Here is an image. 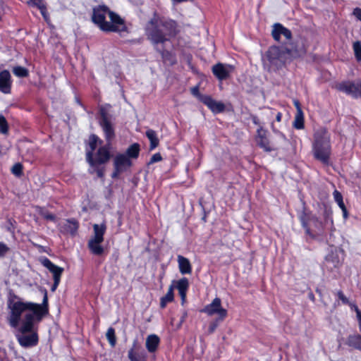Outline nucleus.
Wrapping results in <instances>:
<instances>
[{"instance_id": "ea45409f", "label": "nucleus", "mask_w": 361, "mask_h": 361, "mask_svg": "<svg viewBox=\"0 0 361 361\" xmlns=\"http://www.w3.org/2000/svg\"><path fill=\"white\" fill-rule=\"evenodd\" d=\"M9 130L8 123L6 118L0 114V133L6 135Z\"/></svg>"}, {"instance_id": "f8f14e48", "label": "nucleus", "mask_w": 361, "mask_h": 361, "mask_svg": "<svg viewBox=\"0 0 361 361\" xmlns=\"http://www.w3.org/2000/svg\"><path fill=\"white\" fill-rule=\"evenodd\" d=\"M334 88L339 92L351 95L354 98L361 97V82L355 84L352 81L345 80L336 83Z\"/></svg>"}, {"instance_id": "e433bc0d", "label": "nucleus", "mask_w": 361, "mask_h": 361, "mask_svg": "<svg viewBox=\"0 0 361 361\" xmlns=\"http://www.w3.org/2000/svg\"><path fill=\"white\" fill-rule=\"evenodd\" d=\"M106 337L111 346L114 347L116 343V336L115 329L113 327H109L108 329L106 334Z\"/></svg>"}, {"instance_id": "ddd939ff", "label": "nucleus", "mask_w": 361, "mask_h": 361, "mask_svg": "<svg viewBox=\"0 0 361 361\" xmlns=\"http://www.w3.org/2000/svg\"><path fill=\"white\" fill-rule=\"evenodd\" d=\"M255 141L264 152H271L277 149V147H275L269 140L268 130L264 129L262 126H259L257 130Z\"/></svg>"}, {"instance_id": "0eeeda50", "label": "nucleus", "mask_w": 361, "mask_h": 361, "mask_svg": "<svg viewBox=\"0 0 361 361\" xmlns=\"http://www.w3.org/2000/svg\"><path fill=\"white\" fill-rule=\"evenodd\" d=\"M106 230L105 223L93 225L94 235L87 242V247L93 255L101 256L104 254V248L102 245V243L104 241Z\"/></svg>"}, {"instance_id": "680f3d73", "label": "nucleus", "mask_w": 361, "mask_h": 361, "mask_svg": "<svg viewBox=\"0 0 361 361\" xmlns=\"http://www.w3.org/2000/svg\"><path fill=\"white\" fill-rule=\"evenodd\" d=\"M282 113L281 112H278L276 116V121L277 122H281V119H282Z\"/></svg>"}, {"instance_id": "338daca9", "label": "nucleus", "mask_w": 361, "mask_h": 361, "mask_svg": "<svg viewBox=\"0 0 361 361\" xmlns=\"http://www.w3.org/2000/svg\"><path fill=\"white\" fill-rule=\"evenodd\" d=\"M1 20V17L0 16V20Z\"/></svg>"}, {"instance_id": "20e7f679", "label": "nucleus", "mask_w": 361, "mask_h": 361, "mask_svg": "<svg viewBox=\"0 0 361 361\" xmlns=\"http://www.w3.org/2000/svg\"><path fill=\"white\" fill-rule=\"evenodd\" d=\"M331 135L326 128H320L314 131L312 142V153L315 160L324 166L331 164Z\"/></svg>"}, {"instance_id": "f03ea898", "label": "nucleus", "mask_w": 361, "mask_h": 361, "mask_svg": "<svg viewBox=\"0 0 361 361\" xmlns=\"http://www.w3.org/2000/svg\"><path fill=\"white\" fill-rule=\"evenodd\" d=\"M145 31L147 39L154 47H157L176 38L180 33V26L176 20L154 11L146 23Z\"/></svg>"}, {"instance_id": "49530a36", "label": "nucleus", "mask_w": 361, "mask_h": 361, "mask_svg": "<svg viewBox=\"0 0 361 361\" xmlns=\"http://www.w3.org/2000/svg\"><path fill=\"white\" fill-rule=\"evenodd\" d=\"M39 10L43 18L44 19V20L48 21V20L49 19V15L47 11V6H39Z\"/></svg>"}, {"instance_id": "a18cd8bd", "label": "nucleus", "mask_w": 361, "mask_h": 361, "mask_svg": "<svg viewBox=\"0 0 361 361\" xmlns=\"http://www.w3.org/2000/svg\"><path fill=\"white\" fill-rule=\"evenodd\" d=\"M219 322H221V321L219 319V317H218L214 321L212 322L209 324V328H208V333L209 334H213L215 331V330L216 329V328L219 325Z\"/></svg>"}, {"instance_id": "4d7b16f0", "label": "nucleus", "mask_w": 361, "mask_h": 361, "mask_svg": "<svg viewBox=\"0 0 361 361\" xmlns=\"http://www.w3.org/2000/svg\"><path fill=\"white\" fill-rule=\"evenodd\" d=\"M32 6H35L39 9V6H46V4L44 3L43 0H38L33 3Z\"/></svg>"}, {"instance_id": "39448f33", "label": "nucleus", "mask_w": 361, "mask_h": 361, "mask_svg": "<svg viewBox=\"0 0 361 361\" xmlns=\"http://www.w3.org/2000/svg\"><path fill=\"white\" fill-rule=\"evenodd\" d=\"M111 144L106 143L104 146L99 147L96 152H86L85 159L90 168L88 171L90 174L96 173L98 178L104 179L106 166L105 165L111 158Z\"/></svg>"}, {"instance_id": "bf43d9fd", "label": "nucleus", "mask_w": 361, "mask_h": 361, "mask_svg": "<svg viewBox=\"0 0 361 361\" xmlns=\"http://www.w3.org/2000/svg\"><path fill=\"white\" fill-rule=\"evenodd\" d=\"M112 258L114 259L115 262H117V260L119 258V252L118 251H116L112 254Z\"/></svg>"}, {"instance_id": "a878e982", "label": "nucleus", "mask_w": 361, "mask_h": 361, "mask_svg": "<svg viewBox=\"0 0 361 361\" xmlns=\"http://www.w3.org/2000/svg\"><path fill=\"white\" fill-rule=\"evenodd\" d=\"M140 152V145L139 143L135 142L130 145L126 150L124 155L126 156L130 160L137 159L139 157Z\"/></svg>"}, {"instance_id": "cd10ccee", "label": "nucleus", "mask_w": 361, "mask_h": 361, "mask_svg": "<svg viewBox=\"0 0 361 361\" xmlns=\"http://www.w3.org/2000/svg\"><path fill=\"white\" fill-rule=\"evenodd\" d=\"M174 286L172 284L169 286L166 294L160 298V307L164 309L167 304L174 300L173 293Z\"/></svg>"}, {"instance_id": "2eb2a0df", "label": "nucleus", "mask_w": 361, "mask_h": 361, "mask_svg": "<svg viewBox=\"0 0 361 361\" xmlns=\"http://www.w3.org/2000/svg\"><path fill=\"white\" fill-rule=\"evenodd\" d=\"M234 68L231 65L217 63L212 68L214 75L220 81L226 80L230 78L231 73Z\"/></svg>"}, {"instance_id": "4be33fe9", "label": "nucleus", "mask_w": 361, "mask_h": 361, "mask_svg": "<svg viewBox=\"0 0 361 361\" xmlns=\"http://www.w3.org/2000/svg\"><path fill=\"white\" fill-rule=\"evenodd\" d=\"M202 104L214 114L223 113L226 109V106L223 102L216 101L210 95L207 96Z\"/></svg>"}, {"instance_id": "9b49d317", "label": "nucleus", "mask_w": 361, "mask_h": 361, "mask_svg": "<svg viewBox=\"0 0 361 361\" xmlns=\"http://www.w3.org/2000/svg\"><path fill=\"white\" fill-rule=\"evenodd\" d=\"M201 312L209 316L216 314L220 321H224L228 315L227 310L221 306V300L219 298H215L210 304L204 306Z\"/></svg>"}, {"instance_id": "c756f323", "label": "nucleus", "mask_w": 361, "mask_h": 361, "mask_svg": "<svg viewBox=\"0 0 361 361\" xmlns=\"http://www.w3.org/2000/svg\"><path fill=\"white\" fill-rule=\"evenodd\" d=\"M145 135L150 142L149 150H153L159 146V140L155 130L149 129L146 131Z\"/></svg>"}, {"instance_id": "bb28decb", "label": "nucleus", "mask_w": 361, "mask_h": 361, "mask_svg": "<svg viewBox=\"0 0 361 361\" xmlns=\"http://www.w3.org/2000/svg\"><path fill=\"white\" fill-rule=\"evenodd\" d=\"M334 198L335 202L338 204V207L341 208L343 212V216L345 219L348 217V212L347 208L343 202V195L342 194L337 190H335L333 192Z\"/></svg>"}, {"instance_id": "423d86ee", "label": "nucleus", "mask_w": 361, "mask_h": 361, "mask_svg": "<svg viewBox=\"0 0 361 361\" xmlns=\"http://www.w3.org/2000/svg\"><path fill=\"white\" fill-rule=\"evenodd\" d=\"M287 54L285 48L278 46H271L265 53L264 66L269 72H276L285 66Z\"/></svg>"}, {"instance_id": "7c9ffc66", "label": "nucleus", "mask_w": 361, "mask_h": 361, "mask_svg": "<svg viewBox=\"0 0 361 361\" xmlns=\"http://www.w3.org/2000/svg\"><path fill=\"white\" fill-rule=\"evenodd\" d=\"M35 209L37 213L47 221L52 222L56 221V216L52 213H50L45 207L41 206H36Z\"/></svg>"}, {"instance_id": "9d476101", "label": "nucleus", "mask_w": 361, "mask_h": 361, "mask_svg": "<svg viewBox=\"0 0 361 361\" xmlns=\"http://www.w3.org/2000/svg\"><path fill=\"white\" fill-rule=\"evenodd\" d=\"M133 165V161L130 160L123 153L117 154L113 161L114 171L111 173V178H118L122 173L126 172Z\"/></svg>"}, {"instance_id": "473e14b6", "label": "nucleus", "mask_w": 361, "mask_h": 361, "mask_svg": "<svg viewBox=\"0 0 361 361\" xmlns=\"http://www.w3.org/2000/svg\"><path fill=\"white\" fill-rule=\"evenodd\" d=\"M293 126L297 130H302L305 128L304 113H296Z\"/></svg>"}, {"instance_id": "0e129e2a", "label": "nucleus", "mask_w": 361, "mask_h": 361, "mask_svg": "<svg viewBox=\"0 0 361 361\" xmlns=\"http://www.w3.org/2000/svg\"><path fill=\"white\" fill-rule=\"evenodd\" d=\"M316 292L319 294H321V291L318 288L316 290Z\"/></svg>"}, {"instance_id": "7ed1b4c3", "label": "nucleus", "mask_w": 361, "mask_h": 361, "mask_svg": "<svg viewBox=\"0 0 361 361\" xmlns=\"http://www.w3.org/2000/svg\"><path fill=\"white\" fill-rule=\"evenodd\" d=\"M92 21L104 32H128L125 20L105 4L93 8Z\"/></svg>"}, {"instance_id": "a211bd4d", "label": "nucleus", "mask_w": 361, "mask_h": 361, "mask_svg": "<svg viewBox=\"0 0 361 361\" xmlns=\"http://www.w3.org/2000/svg\"><path fill=\"white\" fill-rule=\"evenodd\" d=\"M128 357L130 361H146V353L142 350V347L137 340L133 341L132 347L128 350Z\"/></svg>"}, {"instance_id": "c9c22d12", "label": "nucleus", "mask_w": 361, "mask_h": 361, "mask_svg": "<svg viewBox=\"0 0 361 361\" xmlns=\"http://www.w3.org/2000/svg\"><path fill=\"white\" fill-rule=\"evenodd\" d=\"M323 218L326 224L330 222L331 224H334L333 220V211L331 208L326 204H324Z\"/></svg>"}, {"instance_id": "37998d69", "label": "nucleus", "mask_w": 361, "mask_h": 361, "mask_svg": "<svg viewBox=\"0 0 361 361\" xmlns=\"http://www.w3.org/2000/svg\"><path fill=\"white\" fill-rule=\"evenodd\" d=\"M336 295L338 297V300H341L343 305L349 304L350 301L348 298L345 295V294L341 290H338L336 293Z\"/></svg>"}, {"instance_id": "4c0bfd02", "label": "nucleus", "mask_w": 361, "mask_h": 361, "mask_svg": "<svg viewBox=\"0 0 361 361\" xmlns=\"http://www.w3.org/2000/svg\"><path fill=\"white\" fill-rule=\"evenodd\" d=\"M190 92L202 103H203V101H204L208 96L207 94H203L200 92V87L198 85L191 87Z\"/></svg>"}, {"instance_id": "69168bd1", "label": "nucleus", "mask_w": 361, "mask_h": 361, "mask_svg": "<svg viewBox=\"0 0 361 361\" xmlns=\"http://www.w3.org/2000/svg\"><path fill=\"white\" fill-rule=\"evenodd\" d=\"M202 219L204 220V221H206V216H204Z\"/></svg>"}, {"instance_id": "603ef678", "label": "nucleus", "mask_w": 361, "mask_h": 361, "mask_svg": "<svg viewBox=\"0 0 361 361\" xmlns=\"http://www.w3.org/2000/svg\"><path fill=\"white\" fill-rule=\"evenodd\" d=\"M353 13L359 20H361V8H360L357 7V8H354Z\"/></svg>"}, {"instance_id": "2f4dec72", "label": "nucleus", "mask_w": 361, "mask_h": 361, "mask_svg": "<svg viewBox=\"0 0 361 361\" xmlns=\"http://www.w3.org/2000/svg\"><path fill=\"white\" fill-rule=\"evenodd\" d=\"M103 142L102 140L95 134H92L89 137L88 147L89 149H87L86 152L93 153L97 149V145H101Z\"/></svg>"}, {"instance_id": "5701e85b", "label": "nucleus", "mask_w": 361, "mask_h": 361, "mask_svg": "<svg viewBox=\"0 0 361 361\" xmlns=\"http://www.w3.org/2000/svg\"><path fill=\"white\" fill-rule=\"evenodd\" d=\"M154 47L156 51L161 55L162 61L164 64L168 66H173L176 64L177 59L174 53L164 48L160 49L156 47Z\"/></svg>"}, {"instance_id": "dca6fc26", "label": "nucleus", "mask_w": 361, "mask_h": 361, "mask_svg": "<svg viewBox=\"0 0 361 361\" xmlns=\"http://www.w3.org/2000/svg\"><path fill=\"white\" fill-rule=\"evenodd\" d=\"M312 213L310 209L304 207L301 213L300 214L298 219L302 228L305 230V234L312 239H316L317 235L312 231L310 222L312 216Z\"/></svg>"}, {"instance_id": "79ce46f5", "label": "nucleus", "mask_w": 361, "mask_h": 361, "mask_svg": "<svg viewBox=\"0 0 361 361\" xmlns=\"http://www.w3.org/2000/svg\"><path fill=\"white\" fill-rule=\"evenodd\" d=\"M11 171L15 176L20 177L23 174V164L20 163L15 164L11 169Z\"/></svg>"}, {"instance_id": "de8ad7c7", "label": "nucleus", "mask_w": 361, "mask_h": 361, "mask_svg": "<svg viewBox=\"0 0 361 361\" xmlns=\"http://www.w3.org/2000/svg\"><path fill=\"white\" fill-rule=\"evenodd\" d=\"M162 160V157L159 152L155 153L150 158L149 161L148 162V164H152L157 162H159Z\"/></svg>"}, {"instance_id": "864d4df0", "label": "nucleus", "mask_w": 361, "mask_h": 361, "mask_svg": "<svg viewBox=\"0 0 361 361\" xmlns=\"http://www.w3.org/2000/svg\"><path fill=\"white\" fill-rule=\"evenodd\" d=\"M293 104H294L295 107L296 108V110H297L296 113H299L300 111L303 112L302 110V108H301V104L298 99H295L293 101Z\"/></svg>"}, {"instance_id": "5fc2aeb1", "label": "nucleus", "mask_w": 361, "mask_h": 361, "mask_svg": "<svg viewBox=\"0 0 361 361\" xmlns=\"http://www.w3.org/2000/svg\"><path fill=\"white\" fill-rule=\"evenodd\" d=\"M60 282H61V280L54 279V283L51 287V290L52 292H54L57 289Z\"/></svg>"}, {"instance_id": "aec40b11", "label": "nucleus", "mask_w": 361, "mask_h": 361, "mask_svg": "<svg viewBox=\"0 0 361 361\" xmlns=\"http://www.w3.org/2000/svg\"><path fill=\"white\" fill-rule=\"evenodd\" d=\"M13 80L8 70L0 71V92L8 94L11 92Z\"/></svg>"}, {"instance_id": "c03bdc74", "label": "nucleus", "mask_w": 361, "mask_h": 361, "mask_svg": "<svg viewBox=\"0 0 361 361\" xmlns=\"http://www.w3.org/2000/svg\"><path fill=\"white\" fill-rule=\"evenodd\" d=\"M9 251V247L4 243L0 242V257H4Z\"/></svg>"}, {"instance_id": "8fccbe9b", "label": "nucleus", "mask_w": 361, "mask_h": 361, "mask_svg": "<svg viewBox=\"0 0 361 361\" xmlns=\"http://www.w3.org/2000/svg\"><path fill=\"white\" fill-rule=\"evenodd\" d=\"M188 312L186 310H183L182 316L180 319L179 323L177 324V329H180L182 326V324L185 322V319L188 317Z\"/></svg>"}, {"instance_id": "393cba45", "label": "nucleus", "mask_w": 361, "mask_h": 361, "mask_svg": "<svg viewBox=\"0 0 361 361\" xmlns=\"http://www.w3.org/2000/svg\"><path fill=\"white\" fill-rule=\"evenodd\" d=\"M160 343V338L156 334H151L147 337L146 348L149 353H154Z\"/></svg>"}, {"instance_id": "052dcab7", "label": "nucleus", "mask_w": 361, "mask_h": 361, "mask_svg": "<svg viewBox=\"0 0 361 361\" xmlns=\"http://www.w3.org/2000/svg\"><path fill=\"white\" fill-rule=\"evenodd\" d=\"M173 4H178L184 2H188L190 0H171Z\"/></svg>"}, {"instance_id": "6e6d98bb", "label": "nucleus", "mask_w": 361, "mask_h": 361, "mask_svg": "<svg viewBox=\"0 0 361 361\" xmlns=\"http://www.w3.org/2000/svg\"><path fill=\"white\" fill-rule=\"evenodd\" d=\"M178 293H179L180 299H181V304L183 305L186 300L187 291H183V293L180 292Z\"/></svg>"}, {"instance_id": "f704fd0d", "label": "nucleus", "mask_w": 361, "mask_h": 361, "mask_svg": "<svg viewBox=\"0 0 361 361\" xmlns=\"http://www.w3.org/2000/svg\"><path fill=\"white\" fill-rule=\"evenodd\" d=\"M13 73L19 78H27L29 76V71L25 67L16 66L12 69Z\"/></svg>"}, {"instance_id": "b1692460", "label": "nucleus", "mask_w": 361, "mask_h": 361, "mask_svg": "<svg viewBox=\"0 0 361 361\" xmlns=\"http://www.w3.org/2000/svg\"><path fill=\"white\" fill-rule=\"evenodd\" d=\"M177 261L179 271L182 274H190L192 273V265L188 258L182 255H178Z\"/></svg>"}, {"instance_id": "1a4fd4ad", "label": "nucleus", "mask_w": 361, "mask_h": 361, "mask_svg": "<svg viewBox=\"0 0 361 361\" xmlns=\"http://www.w3.org/2000/svg\"><path fill=\"white\" fill-rule=\"evenodd\" d=\"M344 257L345 252L343 249L331 245L324 258L326 267L331 271L338 269L343 264Z\"/></svg>"}, {"instance_id": "a19ab883", "label": "nucleus", "mask_w": 361, "mask_h": 361, "mask_svg": "<svg viewBox=\"0 0 361 361\" xmlns=\"http://www.w3.org/2000/svg\"><path fill=\"white\" fill-rule=\"evenodd\" d=\"M353 47L356 60L361 61V42L356 41L353 43Z\"/></svg>"}, {"instance_id": "f3484780", "label": "nucleus", "mask_w": 361, "mask_h": 361, "mask_svg": "<svg viewBox=\"0 0 361 361\" xmlns=\"http://www.w3.org/2000/svg\"><path fill=\"white\" fill-rule=\"evenodd\" d=\"M79 222L74 218L68 219L63 224H59L58 228L60 233L63 235L69 234L75 236L79 228Z\"/></svg>"}, {"instance_id": "72a5a7b5", "label": "nucleus", "mask_w": 361, "mask_h": 361, "mask_svg": "<svg viewBox=\"0 0 361 361\" xmlns=\"http://www.w3.org/2000/svg\"><path fill=\"white\" fill-rule=\"evenodd\" d=\"M176 283V288L178 290V293L188 291L189 288V281L188 279L185 277H183L178 281H173V283Z\"/></svg>"}, {"instance_id": "4468645a", "label": "nucleus", "mask_w": 361, "mask_h": 361, "mask_svg": "<svg viewBox=\"0 0 361 361\" xmlns=\"http://www.w3.org/2000/svg\"><path fill=\"white\" fill-rule=\"evenodd\" d=\"M285 53L291 58L296 59L305 56L307 51V46L303 40L295 41L290 47H285Z\"/></svg>"}, {"instance_id": "6ab92c4d", "label": "nucleus", "mask_w": 361, "mask_h": 361, "mask_svg": "<svg viewBox=\"0 0 361 361\" xmlns=\"http://www.w3.org/2000/svg\"><path fill=\"white\" fill-rule=\"evenodd\" d=\"M40 263L46 267L53 275V279L61 280L64 269L54 264L47 257L39 258Z\"/></svg>"}, {"instance_id": "412c9836", "label": "nucleus", "mask_w": 361, "mask_h": 361, "mask_svg": "<svg viewBox=\"0 0 361 361\" xmlns=\"http://www.w3.org/2000/svg\"><path fill=\"white\" fill-rule=\"evenodd\" d=\"M271 35L276 42H280L281 35L285 37L287 40H290L293 37L291 31L281 23L274 25Z\"/></svg>"}, {"instance_id": "f257e3e1", "label": "nucleus", "mask_w": 361, "mask_h": 361, "mask_svg": "<svg viewBox=\"0 0 361 361\" xmlns=\"http://www.w3.org/2000/svg\"><path fill=\"white\" fill-rule=\"evenodd\" d=\"M41 304L23 301L15 293L10 292L7 305L10 310L8 322L11 326L18 328L16 339L19 345L25 348L36 346L39 343V324L49 313V299L47 289L44 288Z\"/></svg>"}, {"instance_id": "e2e57ef3", "label": "nucleus", "mask_w": 361, "mask_h": 361, "mask_svg": "<svg viewBox=\"0 0 361 361\" xmlns=\"http://www.w3.org/2000/svg\"><path fill=\"white\" fill-rule=\"evenodd\" d=\"M309 298H310L312 301H313V302H314V300H315V297H314V294H313L312 293H310L309 294Z\"/></svg>"}, {"instance_id": "6e6552de", "label": "nucleus", "mask_w": 361, "mask_h": 361, "mask_svg": "<svg viewBox=\"0 0 361 361\" xmlns=\"http://www.w3.org/2000/svg\"><path fill=\"white\" fill-rule=\"evenodd\" d=\"M99 125L104 132L106 143L111 145V142L116 135L114 126L111 121V116L103 106L99 109Z\"/></svg>"}, {"instance_id": "3c124183", "label": "nucleus", "mask_w": 361, "mask_h": 361, "mask_svg": "<svg viewBox=\"0 0 361 361\" xmlns=\"http://www.w3.org/2000/svg\"><path fill=\"white\" fill-rule=\"evenodd\" d=\"M347 305H349L352 310H355L357 314V317L361 315V311L359 310L358 307L355 304L349 302V304H348Z\"/></svg>"}, {"instance_id": "58836bf2", "label": "nucleus", "mask_w": 361, "mask_h": 361, "mask_svg": "<svg viewBox=\"0 0 361 361\" xmlns=\"http://www.w3.org/2000/svg\"><path fill=\"white\" fill-rule=\"evenodd\" d=\"M6 229L10 233L14 235L16 229L17 221L13 218H7Z\"/></svg>"}, {"instance_id": "13d9d810", "label": "nucleus", "mask_w": 361, "mask_h": 361, "mask_svg": "<svg viewBox=\"0 0 361 361\" xmlns=\"http://www.w3.org/2000/svg\"><path fill=\"white\" fill-rule=\"evenodd\" d=\"M252 123H253L255 125L259 126H259H260V123H259V118H258V117H257V116H252Z\"/></svg>"}, {"instance_id": "c85d7f7f", "label": "nucleus", "mask_w": 361, "mask_h": 361, "mask_svg": "<svg viewBox=\"0 0 361 361\" xmlns=\"http://www.w3.org/2000/svg\"><path fill=\"white\" fill-rule=\"evenodd\" d=\"M345 344L349 347L361 351V335L353 334L349 335L347 338Z\"/></svg>"}, {"instance_id": "09e8293b", "label": "nucleus", "mask_w": 361, "mask_h": 361, "mask_svg": "<svg viewBox=\"0 0 361 361\" xmlns=\"http://www.w3.org/2000/svg\"><path fill=\"white\" fill-rule=\"evenodd\" d=\"M311 221L314 224V226L317 228H319V227L322 228V226H323L322 222L314 214H312L310 222Z\"/></svg>"}]
</instances>
